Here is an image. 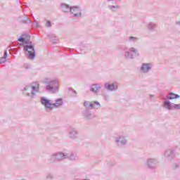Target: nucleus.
Segmentation results:
<instances>
[{
	"label": "nucleus",
	"mask_w": 180,
	"mask_h": 180,
	"mask_svg": "<svg viewBox=\"0 0 180 180\" xmlns=\"http://www.w3.org/2000/svg\"><path fill=\"white\" fill-rule=\"evenodd\" d=\"M30 39V36L27 34H22L19 38H18V41L21 43H25L26 45L24 46V50L25 51L26 56L29 60H34L36 57V51H34V46L32 44V41H28L26 40H29Z\"/></svg>",
	"instance_id": "nucleus-1"
},
{
	"label": "nucleus",
	"mask_w": 180,
	"mask_h": 180,
	"mask_svg": "<svg viewBox=\"0 0 180 180\" xmlns=\"http://www.w3.org/2000/svg\"><path fill=\"white\" fill-rule=\"evenodd\" d=\"M23 92L26 96L33 99L40 92V84L38 82H32L23 88Z\"/></svg>",
	"instance_id": "nucleus-2"
},
{
	"label": "nucleus",
	"mask_w": 180,
	"mask_h": 180,
	"mask_svg": "<svg viewBox=\"0 0 180 180\" xmlns=\"http://www.w3.org/2000/svg\"><path fill=\"white\" fill-rule=\"evenodd\" d=\"M124 56L127 60H133L136 57H139V50L134 47L127 48V46L122 47Z\"/></svg>",
	"instance_id": "nucleus-3"
},
{
	"label": "nucleus",
	"mask_w": 180,
	"mask_h": 180,
	"mask_svg": "<svg viewBox=\"0 0 180 180\" xmlns=\"http://www.w3.org/2000/svg\"><path fill=\"white\" fill-rule=\"evenodd\" d=\"M44 84H46L45 89L48 92H51L52 94L58 92V81L56 79L50 81L45 79L44 81Z\"/></svg>",
	"instance_id": "nucleus-4"
},
{
	"label": "nucleus",
	"mask_w": 180,
	"mask_h": 180,
	"mask_svg": "<svg viewBox=\"0 0 180 180\" xmlns=\"http://www.w3.org/2000/svg\"><path fill=\"white\" fill-rule=\"evenodd\" d=\"M68 157V153H63L61 152H58L51 155L49 157L50 162H56V161H61V160H65Z\"/></svg>",
	"instance_id": "nucleus-5"
},
{
	"label": "nucleus",
	"mask_w": 180,
	"mask_h": 180,
	"mask_svg": "<svg viewBox=\"0 0 180 180\" xmlns=\"http://www.w3.org/2000/svg\"><path fill=\"white\" fill-rule=\"evenodd\" d=\"M163 108L167 110H180V103L175 104L169 101H165L163 102Z\"/></svg>",
	"instance_id": "nucleus-6"
},
{
	"label": "nucleus",
	"mask_w": 180,
	"mask_h": 180,
	"mask_svg": "<svg viewBox=\"0 0 180 180\" xmlns=\"http://www.w3.org/2000/svg\"><path fill=\"white\" fill-rule=\"evenodd\" d=\"M104 89H105L106 91H110V92H113V91H117V89H119V86L116 82H112L110 84L106 82L104 84Z\"/></svg>",
	"instance_id": "nucleus-7"
},
{
	"label": "nucleus",
	"mask_w": 180,
	"mask_h": 180,
	"mask_svg": "<svg viewBox=\"0 0 180 180\" xmlns=\"http://www.w3.org/2000/svg\"><path fill=\"white\" fill-rule=\"evenodd\" d=\"M41 103L46 108V112H50L53 110V107H51V103L50 100L46 98V97H41Z\"/></svg>",
	"instance_id": "nucleus-8"
},
{
	"label": "nucleus",
	"mask_w": 180,
	"mask_h": 180,
	"mask_svg": "<svg viewBox=\"0 0 180 180\" xmlns=\"http://www.w3.org/2000/svg\"><path fill=\"white\" fill-rule=\"evenodd\" d=\"M146 165L150 169H154L158 167V160L155 158H149L146 160Z\"/></svg>",
	"instance_id": "nucleus-9"
},
{
	"label": "nucleus",
	"mask_w": 180,
	"mask_h": 180,
	"mask_svg": "<svg viewBox=\"0 0 180 180\" xmlns=\"http://www.w3.org/2000/svg\"><path fill=\"white\" fill-rule=\"evenodd\" d=\"M84 106L86 109H94L96 106L101 108V103L98 101H84Z\"/></svg>",
	"instance_id": "nucleus-10"
},
{
	"label": "nucleus",
	"mask_w": 180,
	"mask_h": 180,
	"mask_svg": "<svg viewBox=\"0 0 180 180\" xmlns=\"http://www.w3.org/2000/svg\"><path fill=\"white\" fill-rule=\"evenodd\" d=\"M68 137L71 140H77L79 137L78 130L75 128H70L68 129Z\"/></svg>",
	"instance_id": "nucleus-11"
},
{
	"label": "nucleus",
	"mask_w": 180,
	"mask_h": 180,
	"mask_svg": "<svg viewBox=\"0 0 180 180\" xmlns=\"http://www.w3.org/2000/svg\"><path fill=\"white\" fill-rule=\"evenodd\" d=\"M151 68H153V65L151 63H142L140 67V71L143 72V74H148L150 71H151Z\"/></svg>",
	"instance_id": "nucleus-12"
},
{
	"label": "nucleus",
	"mask_w": 180,
	"mask_h": 180,
	"mask_svg": "<svg viewBox=\"0 0 180 180\" xmlns=\"http://www.w3.org/2000/svg\"><path fill=\"white\" fill-rule=\"evenodd\" d=\"M70 13L73 15L75 18H80L82 16V13L81 12V8L79 6H73L70 8Z\"/></svg>",
	"instance_id": "nucleus-13"
},
{
	"label": "nucleus",
	"mask_w": 180,
	"mask_h": 180,
	"mask_svg": "<svg viewBox=\"0 0 180 180\" xmlns=\"http://www.w3.org/2000/svg\"><path fill=\"white\" fill-rule=\"evenodd\" d=\"M101 89H102V86L99 83L93 84L90 86V91L93 92V94H98Z\"/></svg>",
	"instance_id": "nucleus-14"
},
{
	"label": "nucleus",
	"mask_w": 180,
	"mask_h": 180,
	"mask_svg": "<svg viewBox=\"0 0 180 180\" xmlns=\"http://www.w3.org/2000/svg\"><path fill=\"white\" fill-rule=\"evenodd\" d=\"M165 160L168 162L171 161L174 158V151L171 149H168L165 151Z\"/></svg>",
	"instance_id": "nucleus-15"
},
{
	"label": "nucleus",
	"mask_w": 180,
	"mask_h": 180,
	"mask_svg": "<svg viewBox=\"0 0 180 180\" xmlns=\"http://www.w3.org/2000/svg\"><path fill=\"white\" fill-rule=\"evenodd\" d=\"M82 116L86 119V120H91V119H94L95 117L92 113H91V111L88 110H83L82 112Z\"/></svg>",
	"instance_id": "nucleus-16"
},
{
	"label": "nucleus",
	"mask_w": 180,
	"mask_h": 180,
	"mask_svg": "<svg viewBox=\"0 0 180 180\" xmlns=\"http://www.w3.org/2000/svg\"><path fill=\"white\" fill-rule=\"evenodd\" d=\"M115 143L117 146H124L127 144V139L124 136H119L115 139Z\"/></svg>",
	"instance_id": "nucleus-17"
},
{
	"label": "nucleus",
	"mask_w": 180,
	"mask_h": 180,
	"mask_svg": "<svg viewBox=\"0 0 180 180\" xmlns=\"http://www.w3.org/2000/svg\"><path fill=\"white\" fill-rule=\"evenodd\" d=\"M18 20H19V22H21L22 23H24L25 25H29V23H30V18L27 15L19 17L18 18Z\"/></svg>",
	"instance_id": "nucleus-18"
},
{
	"label": "nucleus",
	"mask_w": 180,
	"mask_h": 180,
	"mask_svg": "<svg viewBox=\"0 0 180 180\" xmlns=\"http://www.w3.org/2000/svg\"><path fill=\"white\" fill-rule=\"evenodd\" d=\"M60 8L63 12H64L65 13H67V12H70V11H71V7L68 4H62L60 5Z\"/></svg>",
	"instance_id": "nucleus-19"
},
{
	"label": "nucleus",
	"mask_w": 180,
	"mask_h": 180,
	"mask_svg": "<svg viewBox=\"0 0 180 180\" xmlns=\"http://www.w3.org/2000/svg\"><path fill=\"white\" fill-rule=\"evenodd\" d=\"M167 96V99H169V101H172V99H178V98H180V96L179 94H176L172 92H169Z\"/></svg>",
	"instance_id": "nucleus-20"
},
{
	"label": "nucleus",
	"mask_w": 180,
	"mask_h": 180,
	"mask_svg": "<svg viewBox=\"0 0 180 180\" xmlns=\"http://www.w3.org/2000/svg\"><path fill=\"white\" fill-rule=\"evenodd\" d=\"M7 57H8V51H5L4 57L0 58V64H5V63H6Z\"/></svg>",
	"instance_id": "nucleus-21"
},
{
	"label": "nucleus",
	"mask_w": 180,
	"mask_h": 180,
	"mask_svg": "<svg viewBox=\"0 0 180 180\" xmlns=\"http://www.w3.org/2000/svg\"><path fill=\"white\" fill-rule=\"evenodd\" d=\"M137 40H139V38L136 37H129L128 39H127V43H136L137 42Z\"/></svg>",
	"instance_id": "nucleus-22"
},
{
	"label": "nucleus",
	"mask_w": 180,
	"mask_h": 180,
	"mask_svg": "<svg viewBox=\"0 0 180 180\" xmlns=\"http://www.w3.org/2000/svg\"><path fill=\"white\" fill-rule=\"evenodd\" d=\"M66 158H68L71 161H77L79 159L78 155L72 154V153L71 155L68 154V156Z\"/></svg>",
	"instance_id": "nucleus-23"
},
{
	"label": "nucleus",
	"mask_w": 180,
	"mask_h": 180,
	"mask_svg": "<svg viewBox=\"0 0 180 180\" xmlns=\"http://www.w3.org/2000/svg\"><path fill=\"white\" fill-rule=\"evenodd\" d=\"M48 37L50 39V40H51V41H53V44H56V41H57V37H56V35L54 34H50L49 35H48Z\"/></svg>",
	"instance_id": "nucleus-24"
},
{
	"label": "nucleus",
	"mask_w": 180,
	"mask_h": 180,
	"mask_svg": "<svg viewBox=\"0 0 180 180\" xmlns=\"http://www.w3.org/2000/svg\"><path fill=\"white\" fill-rule=\"evenodd\" d=\"M147 27H148V30L153 31L155 28V24H154L153 22H150L148 24Z\"/></svg>",
	"instance_id": "nucleus-25"
},
{
	"label": "nucleus",
	"mask_w": 180,
	"mask_h": 180,
	"mask_svg": "<svg viewBox=\"0 0 180 180\" xmlns=\"http://www.w3.org/2000/svg\"><path fill=\"white\" fill-rule=\"evenodd\" d=\"M58 106H63V98H58L55 101Z\"/></svg>",
	"instance_id": "nucleus-26"
},
{
	"label": "nucleus",
	"mask_w": 180,
	"mask_h": 180,
	"mask_svg": "<svg viewBox=\"0 0 180 180\" xmlns=\"http://www.w3.org/2000/svg\"><path fill=\"white\" fill-rule=\"evenodd\" d=\"M108 8L112 12H116V9H119V6H109Z\"/></svg>",
	"instance_id": "nucleus-27"
},
{
	"label": "nucleus",
	"mask_w": 180,
	"mask_h": 180,
	"mask_svg": "<svg viewBox=\"0 0 180 180\" xmlns=\"http://www.w3.org/2000/svg\"><path fill=\"white\" fill-rule=\"evenodd\" d=\"M68 91H69V92H71V94H72V95L75 98H77V91L74 90V89H72L71 87H70L68 89Z\"/></svg>",
	"instance_id": "nucleus-28"
},
{
	"label": "nucleus",
	"mask_w": 180,
	"mask_h": 180,
	"mask_svg": "<svg viewBox=\"0 0 180 180\" xmlns=\"http://www.w3.org/2000/svg\"><path fill=\"white\" fill-rule=\"evenodd\" d=\"M45 27H51V20H46V22L45 24Z\"/></svg>",
	"instance_id": "nucleus-29"
},
{
	"label": "nucleus",
	"mask_w": 180,
	"mask_h": 180,
	"mask_svg": "<svg viewBox=\"0 0 180 180\" xmlns=\"http://www.w3.org/2000/svg\"><path fill=\"white\" fill-rule=\"evenodd\" d=\"M33 26H35V27H41L40 25L39 24V22L37 20H34L32 23Z\"/></svg>",
	"instance_id": "nucleus-30"
},
{
	"label": "nucleus",
	"mask_w": 180,
	"mask_h": 180,
	"mask_svg": "<svg viewBox=\"0 0 180 180\" xmlns=\"http://www.w3.org/2000/svg\"><path fill=\"white\" fill-rule=\"evenodd\" d=\"M46 179L51 180L53 179V175L50 173H48L46 176Z\"/></svg>",
	"instance_id": "nucleus-31"
},
{
	"label": "nucleus",
	"mask_w": 180,
	"mask_h": 180,
	"mask_svg": "<svg viewBox=\"0 0 180 180\" xmlns=\"http://www.w3.org/2000/svg\"><path fill=\"white\" fill-rule=\"evenodd\" d=\"M104 99H105V101L108 102V101H110V97L109 96V95H105L104 96Z\"/></svg>",
	"instance_id": "nucleus-32"
},
{
	"label": "nucleus",
	"mask_w": 180,
	"mask_h": 180,
	"mask_svg": "<svg viewBox=\"0 0 180 180\" xmlns=\"http://www.w3.org/2000/svg\"><path fill=\"white\" fill-rule=\"evenodd\" d=\"M58 108V105H57V103H51V108Z\"/></svg>",
	"instance_id": "nucleus-33"
},
{
	"label": "nucleus",
	"mask_w": 180,
	"mask_h": 180,
	"mask_svg": "<svg viewBox=\"0 0 180 180\" xmlns=\"http://www.w3.org/2000/svg\"><path fill=\"white\" fill-rule=\"evenodd\" d=\"M150 101H154V95H150Z\"/></svg>",
	"instance_id": "nucleus-34"
},
{
	"label": "nucleus",
	"mask_w": 180,
	"mask_h": 180,
	"mask_svg": "<svg viewBox=\"0 0 180 180\" xmlns=\"http://www.w3.org/2000/svg\"><path fill=\"white\" fill-rule=\"evenodd\" d=\"M10 49H11V46H8L7 49L9 50Z\"/></svg>",
	"instance_id": "nucleus-35"
},
{
	"label": "nucleus",
	"mask_w": 180,
	"mask_h": 180,
	"mask_svg": "<svg viewBox=\"0 0 180 180\" xmlns=\"http://www.w3.org/2000/svg\"><path fill=\"white\" fill-rule=\"evenodd\" d=\"M25 68H29V65L26 66Z\"/></svg>",
	"instance_id": "nucleus-36"
}]
</instances>
